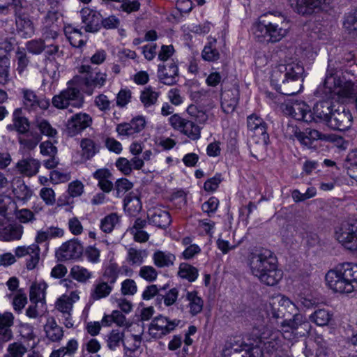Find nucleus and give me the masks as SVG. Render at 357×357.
Instances as JSON below:
<instances>
[{
	"label": "nucleus",
	"mask_w": 357,
	"mask_h": 357,
	"mask_svg": "<svg viewBox=\"0 0 357 357\" xmlns=\"http://www.w3.org/2000/svg\"><path fill=\"white\" fill-rule=\"evenodd\" d=\"M284 62L273 68L271 81L280 93L293 96L303 88L304 67L301 61L287 57V55L284 57Z\"/></svg>",
	"instance_id": "nucleus-1"
},
{
	"label": "nucleus",
	"mask_w": 357,
	"mask_h": 357,
	"mask_svg": "<svg viewBox=\"0 0 357 357\" xmlns=\"http://www.w3.org/2000/svg\"><path fill=\"white\" fill-rule=\"evenodd\" d=\"M248 265L252 274L266 285L273 286L282 278L283 273L278 268V259L270 250L260 248L252 252Z\"/></svg>",
	"instance_id": "nucleus-2"
},
{
	"label": "nucleus",
	"mask_w": 357,
	"mask_h": 357,
	"mask_svg": "<svg viewBox=\"0 0 357 357\" xmlns=\"http://www.w3.org/2000/svg\"><path fill=\"white\" fill-rule=\"evenodd\" d=\"M289 26L281 14L268 13L261 15L253 25L255 39L259 43H275L288 33Z\"/></svg>",
	"instance_id": "nucleus-3"
},
{
	"label": "nucleus",
	"mask_w": 357,
	"mask_h": 357,
	"mask_svg": "<svg viewBox=\"0 0 357 357\" xmlns=\"http://www.w3.org/2000/svg\"><path fill=\"white\" fill-rule=\"evenodd\" d=\"M326 284L335 292L349 294L357 289V264L347 262L327 272Z\"/></svg>",
	"instance_id": "nucleus-4"
},
{
	"label": "nucleus",
	"mask_w": 357,
	"mask_h": 357,
	"mask_svg": "<svg viewBox=\"0 0 357 357\" xmlns=\"http://www.w3.org/2000/svg\"><path fill=\"white\" fill-rule=\"evenodd\" d=\"M293 314L292 319H284L281 322L282 335L287 340L304 336L310 330V324L304 315L296 312Z\"/></svg>",
	"instance_id": "nucleus-5"
},
{
	"label": "nucleus",
	"mask_w": 357,
	"mask_h": 357,
	"mask_svg": "<svg viewBox=\"0 0 357 357\" xmlns=\"http://www.w3.org/2000/svg\"><path fill=\"white\" fill-rule=\"evenodd\" d=\"M335 236L347 249L357 250V220L342 222L336 227Z\"/></svg>",
	"instance_id": "nucleus-6"
},
{
	"label": "nucleus",
	"mask_w": 357,
	"mask_h": 357,
	"mask_svg": "<svg viewBox=\"0 0 357 357\" xmlns=\"http://www.w3.org/2000/svg\"><path fill=\"white\" fill-rule=\"evenodd\" d=\"M79 73L85 74L82 77L84 91L88 95H92L96 88L103 86L107 80V74L101 72H92V68L89 65H82L79 68Z\"/></svg>",
	"instance_id": "nucleus-7"
},
{
	"label": "nucleus",
	"mask_w": 357,
	"mask_h": 357,
	"mask_svg": "<svg viewBox=\"0 0 357 357\" xmlns=\"http://www.w3.org/2000/svg\"><path fill=\"white\" fill-rule=\"evenodd\" d=\"M53 105L58 109L67 108L68 106L80 107L83 104V97L76 87H68L52 98Z\"/></svg>",
	"instance_id": "nucleus-8"
},
{
	"label": "nucleus",
	"mask_w": 357,
	"mask_h": 357,
	"mask_svg": "<svg viewBox=\"0 0 357 357\" xmlns=\"http://www.w3.org/2000/svg\"><path fill=\"white\" fill-rule=\"evenodd\" d=\"M53 105L58 109L67 108L68 106L80 107L83 104V97L76 87H68L52 98Z\"/></svg>",
	"instance_id": "nucleus-9"
},
{
	"label": "nucleus",
	"mask_w": 357,
	"mask_h": 357,
	"mask_svg": "<svg viewBox=\"0 0 357 357\" xmlns=\"http://www.w3.org/2000/svg\"><path fill=\"white\" fill-rule=\"evenodd\" d=\"M180 323V320H172L167 317L159 315L151 321L149 333L153 338L160 339L174 331Z\"/></svg>",
	"instance_id": "nucleus-10"
},
{
	"label": "nucleus",
	"mask_w": 357,
	"mask_h": 357,
	"mask_svg": "<svg viewBox=\"0 0 357 357\" xmlns=\"http://www.w3.org/2000/svg\"><path fill=\"white\" fill-rule=\"evenodd\" d=\"M169 121L174 130L180 131L191 140H197L201 137L202 127L193 121L182 118L177 114L172 115Z\"/></svg>",
	"instance_id": "nucleus-11"
},
{
	"label": "nucleus",
	"mask_w": 357,
	"mask_h": 357,
	"mask_svg": "<svg viewBox=\"0 0 357 357\" xmlns=\"http://www.w3.org/2000/svg\"><path fill=\"white\" fill-rule=\"evenodd\" d=\"M353 117L349 109L344 105H338L335 107L328 126L333 130L344 131L349 129L352 125Z\"/></svg>",
	"instance_id": "nucleus-12"
},
{
	"label": "nucleus",
	"mask_w": 357,
	"mask_h": 357,
	"mask_svg": "<svg viewBox=\"0 0 357 357\" xmlns=\"http://www.w3.org/2000/svg\"><path fill=\"white\" fill-rule=\"evenodd\" d=\"M284 114L291 116L298 121H303L306 123L313 122V115L310 107L304 102H295L282 105Z\"/></svg>",
	"instance_id": "nucleus-13"
},
{
	"label": "nucleus",
	"mask_w": 357,
	"mask_h": 357,
	"mask_svg": "<svg viewBox=\"0 0 357 357\" xmlns=\"http://www.w3.org/2000/svg\"><path fill=\"white\" fill-rule=\"evenodd\" d=\"M297 311L296 305L284 296H280L278 298L277 303L273 302L270 304V309L268 310V315L270 319H283L286 317V313L289 314Z\"/></svg>",
	"instance_id": "nucleus-14"
},
{
	"label": "nucleus",
	"mask_w": 357,
	"mask_h": 357,
	"mask_svg": "<svg viewBox=\"0 0 357 357\" xmlns=\"http://www.w3.org/2000/svg\"><path fill=\"white\" fill-rule=\"evenodd\" d=\"M84 248L77 240L73 239L63 243L56 252L59 261L77 260L83 254Z\"/></svg>",
	"instance_id": "nucleus-15"
},
{
	"label": "nucleus",
	"mask_w": 357,
	"mask_h": 357,
	"mask_svg": "<svg viewBox=\"0 0 357 357\" xmlns=\"http://www.w3.org/2000/svg\"><path fill=\"white\" fill-rule=\"evenodd\" d=\"M14 253L17 258H26V267L28 270L34 269L40 260V249L37 244L17 247Z\"/></svg>",
	"instance_id": "nucleus-16"
},
{
	"label": "nucleus",
	"mask_w": 357,
	"mask_h": 357,
	"mask_svg": "<svg viewBox=\"0 0 357 357\" xmlns=\"http://www.w3.org/2000/svg\"><path fill=\"white\" fill-rule=\"evenodd\" d=\"M291 8L298 14L310 15L319 11L324 5L330 4L331 0H289Z\"/></svg>",
	"instance_id": "nucleus-17"
},
{
	"label": "nucleus",
	"mask_w": 357,
	"mask_h": 357,
	"mask_svg": "<svg viewBox=\"0 0 357 357\" xmlns=\"http://www.w3.org/2000/svg\"><path fill=\"white\" fill-rule=\"evenodd\" d=\"M124 332L121 331L119 329L112 330L107 335H106V343L107 347L111 351H116L118 348L120 347L121 344H123L124 353L127 354L128 351H135L139 347L140 340L137 337V335L134 336V338L136 341L138 342V344H134L133 348H128L124 344Z\"/></svg>",
	"instance_id": "nucleus-18"
},
{
	"label": "nucleus",
	"mask_w": 357,
	"mask_h": 357,
	"mask_svg": "<svg viewBox=\"0 0 357 357\" xmlns=\"http://www.w3.org/2000/svg\"><path fill=\"white\" fill-rule=\"evenodd\" d=\"M80 15L86 32L96 33L100 30L102 15L99 12L89 8H84L81 10Z\"/></svg>",
	"instance_id": "nucleus-19"
},
{
	"label": "nucleus",
	"mask_w": 357,
	"mask_h": 357,
	"mask_svg": "<svg viewBox=\"0 0 357 357\" xmlns=\"http://www.w3.org/2000/svg\"><path fill=\"white\" fill-rule=\"evenodd\" d=\"M91 117L85 113H79L73 116L68 121L66 131L69 136L73 137L79 133L91 124Z\"/></svg>",
	"instance_id": "nucleus-20"
},
{
	"label": "nucleus",
	"mask_w": 357,
	"mask_h": 357,
	"mask_svg": "<svg viewBox=\"0 0 357 357\" xmlns=\"http://www.w3.org/2000/svg\"><path fill=\"white\" fill-rule=\"evenodd\" d=\"M23 97V105L24 108L29 111H36L38 108L47 109L50 105V101L47 98H40L36 93L30 89L22 90Z\"/></svg>",
	"instance_id": "nucleus-21"
},
{
	"label": "nucleus",
	"mask_w": 357,
	"mask_h": 357,
	"mask_svg": "<svg viewBox=\"0 0 357 357\" xmlns=\"http://www.w3.org/2000/svg\"><path fill=\"white\" fill-rule=\"evenodd\" d=\"M157 75L161 83L166 85H173L177 82L178 75V66L174 61H169L166 64H159Z\"/></svg>",
	"instance_id": "nucleus-22"
},
{
	"label": "nucleus",
	"mask_w": 357,
	"mask_h": 357,
	"mask_svg": "<svg viewBox=\"0 0 357 357\" xmlns=\"http://www.w3.org/2000/svg\"><path fill=\"white\" fill-rule=\"evenodd\" d=\"M248 128L259 136L264 144H267L269 140V135L267 132V123L264 120L256 114H252L247 117Z\"/></svg>",
	"instance_id": "nucleus-23"
},
{
	"label": "nucleus",
	"mask_w": 357,
	"mask_h": 357,
	"mask_svg": "<svg viewBox=\"0 0 357 357\" xmlns=\"http://www.w3.org/2000/svg\"><path fill=\"white\" fill-rule=\"evenodd\" d=\"M335 105L329 100L321 101L316 103L313 107V122H325L328 126Z\"/></svg>",
	"instance_id": "nucleus-24"
},
{
	"label": "nucleus",
	"mask_w": 357,
	"mask_h": 357,
	"mask_svg": "<svg viewBox=\"0 0 357 357\" xmlns=\"http://www.w3.org/2000/svg\"><path fill=\"white\" fill-rule=\"evenodd\" d=\"M24 227L18 223L4 224L0 222V241H14L21 239Z\"/></svg>",
	"instance_id": "nucleus-25"
},
{
	"label": "nucleus",
	"mask_w": 357,
	"mask_h": 357,
	"mask_svg": "<svg viewBox=\"0 0 357 357\" xmlns=\"http://www.w3.org/2000/svg\"><path fill=\"white\" fill-rule=\"evenodd\" d=\"M6 129L8 131H16L19 135L26 134L29 131V121L23 115L21 108H17L14 110L13 113V123L8 124Z\"/></svg>",
	"instance_id": "nucleus-26"
},
{
	"label": "nucleus",
	"mask_w": 357,
	"mask_h": 357,
	"mask_svg": "<svg viewBox=\"0 0 357 357\" xmlns=\"http://www.w3.org/2000/svg\"><path fill=\"white\" fill-rule=\"evenodd\" d=\"M239 99V91L233 87L224 90L221 93V108L225 114H231L235 110Z\"/></svg>",
	"instance_id": "nucleus-27"
},
{
	"label": "nucleus",
	"mask_w": 357,
	"mask_h": 357,
	"mask_svg": "<svg viewBox=\"0 0 357 357\" xmlns=\"http://www.w3.org/2000/svg\"><path fill=\"white\" fill-rule=\"evenodd\" d=\"M146 121L144 117L137 116L129 123H120L116 126V132L122 136H131L141 132L145 127Z\"/></svg>",
	"instance_id": "nucleus-28"
},
{
	"label": "nucleus",
	"mask_w": 357,
	"mask_h": 357,
	"mask_svg": "<svg viewBox=\"0 0 357 357\" xmlns=\"http://www.w3.org/2000/svg\"><path fill=\"white\" fill-rule=\"evenodd\" d=\"M17 34L23 38H29L34 35L35 27L28 14L15 17Z\"/></svg>",
	"instance_id": "nucleus-29"
},
{
	"label": "nucleus",
	"mask_w": 357,
	"mask_h": 357,
	"mask_svg": "<svg viewBox=\"0 0 357 357\" xmlns=\"http://www.w3.org/2000/svg\"><path fill=\"white\" fill-rule=\"evenodd\" d=\"M14 324V316L11 312L0 314V340L6 342L13 338L11 326Z\"/></svg>",
	"instance_id": "nucleus-30"
},
{
	"label": "nucleus",
	"mask_w": 357,
	"mask_h": 357,
	"mask_svg": "<svg viewBox=\"0 0 357 357\" xmlns=\"http://www.w3.org/2000/svg\"><path fill=\"white\" fill-rule=\"evenodd\" d=\"M79 145L81 148V163L91 160L100 151V145L90 138L82 139Z\"/></svg>",
	"instance_id": "nucleus-31"
},
{
	"label": "nucleus",
	"mask_w": 357,
	"mask_h": 357,
	"mask_svg": "<svg viewBox=\"0 0 357 357\" xmlns=\"http://www.w3.org/2000/svg\"><path fill=\"white\" fill-rule=\"evenodd\" d=\"M148 217L151 223L160 228H166L171 222V216L169 212L160 208L149 210Z\"/></svg>",
	"instance_id": "nucleus-32"
},
{
	"label": "nucleus",
	"mask_w": 357,
	"mask_h": 357,
	"mask_svg": "<svg viewBox=\"0 0 357 357\" xmlns=\"http://www.w3.org/2000/svg\"><path fill=\"white\" fill-rule=\"evenodd\" d=\"M113 289L114 286L98 278L91 290L90 298L93 301L105 298L111 294Z\"/></svg>",
	"instance_id": "nucleus-33"
},
{
	"label": "nucleus",
	"mask_w": 357,
	"mask_h": 357,
	"mask_svg": "<svg viewBox=\"0 0 357 357\" xmlns=\"http://www.w3.org/2000/svg\"><path fill=\"white\" fill-rule=\"evenodd\" d=\"M40 167V162L34 158H29L17 162L16 168L23 175L31 177L36 175Z\"/></svg>",
	"instance_id": "nucleus-34"
},
{
	"label": "nucleus",
	"mask_w": 357,
	"mask_h": 357,
	"mask_svg": "<svg viewBox=\"0 0 357 357\" xmlns=\"http://www.w3.org/2000/svg\"><path fill=\"white\" fill-rule=\"evenodd\" d=\"M299 137L301 139V144L309 148L311 147L314 141H325L328 139V137L326 135L311 128L305 129V130L303 132V134H300Z\"/></svg>",
	"instance_id": "nucleus-35"
},
{
	"label": "nucleus",
	"mask_w": 357,
	"mask_h": 357,
	"mask_svg": "<svg viewBox=\"0 0 357 357\" xmlns=\"http://www.w3.org/2000/svg\"><path fill=\"white\" fill-rule=\"evenodd\" d=\"M160 92L151 86L145 87L140 92L139 100L145 109L152 107L158 102Z\"/></svg>",
	"instance_id": "nucleus-36"
},
{
	"label": "nucleus",
	"mask_w": 357,
	"mask_h": 357,
	"mask_svg": "<svg viewBox=\"0 0 357 357\" xmlns=\"http://www.w3.org/2000/svg\"><path fill=\"white\" fill-rule=\"evenodd\" d=\"M175 256L169 252L156 250L153 255L154 264L158 268L169 267L174 264Z\"/></svg>",
	"instance_id": "nucleus-37"
},
{
	"label": "nucleus",
	"mask_w": 357,
	"mask_h": 357,
	"mask_svg": "<svg viewBox=\"0 0 357 357\" xmlns=\"http://www.w3.org/2000/svg\"><path fill=\"white\" fill-rule=\"evenodd\" d=\"M17 139L23 149L32 150L38 145L41 138L38 133L28 131L26 134L20 135Z\"/></svg>",
	"instance_id": "nucleus-38"
},
{
	"label": "nucleus",
	"mask_w": 357,
	"mask_h": 357,
	"mask_svg": "<svg viewBox=\"0 0 357 357\" xmlns=\"http://www.w3.org/2000/svg\"><path fill=\"white\" fill-rule=\"evenodd\" d=\"M120 273V269L117 264L110 261L105 268L102 277L100 279L112 286L116 283Z\"/></svg>",
	"instance_id": "nucleus-39"
},
{
	"label": "nucleus",
	"mask_w": 357,
	"mask_h": 357,
	"mask_svg": "<svg viewBox=\"0 0 357 357\" xmlns=\"http://www.w3.org/2000/svg\"><path fill=\"white\" fill-rule=\"evenodd\" d=\"M169 284H165L161 287V291L158 296L159 303L162 301H164V303L166 306H170L173 305L177 300L178 291L176 288H172L167 291Z\"/></svg>",
	"instance_id": "nucleus-40"
},
{
	"label": "nucleus",
	"mask_w": 357,
	"mask_h": 357,
	"mask_svg": "<svg viewBox=\"0 0 357 357\" xmlns=\"http://www.w3.org/2000/svg\"><path fill=\"white\" fill-rule=\"evenodd\" d=\"M332 317L333 314L328 310L318 309L310 316V320L319 326H324L328 324Z\"/></svg>",
	"instance_id": "nucleus-41"
},
{
	"label": "nucleus",
	"mask_w": 357,
	"mask_h": 357,
	"mask_svg": "<svg viewBox=\"0 0 357 357\" xmlns=\"http://www.w3.org/2000/svg\"><path fill=\"white\" fill-rule=\"evenodd\" d=\"M45 331L47 337L52 342L59 341L63 335L62 328L59 326L54 319L48 320L45 326Z\"/></svg>",
	"instance_id": "nucleus-42"
},
{
	"label": "nucleus",
	"mask_w": 357,
	"mask_h": 357,
	"mask_svg": "<svg viewBox=\"0 0 357 357\" xmlns=\"http://www.w3.org/2000/svg\"><path fill=\"white\" fill-rule=\"evenodd\" d=\"M47 284L44 282L34 283L30 287L29 298L31 303H38L45 300Z\"/></svg>",
	"instance_id": "nucleus-43"
},
{
	"label": "nucleus",
	"mask_w": 357,
	"mask_h": 357,
	"mask_svg": "<svg viewBox=\"0 0 357 357\" xmlns=\"http://www.w3.org/2000/svg\"><path fill=\"white\" fill-rule=\"evenodd\" d=\"M186 298L189 301L190 312L192 315H197L200 313L203 309L204 301L197 296L196 291L188 292Z\"/></svg>",
	"instance_id": "nucleus-44"
},
{
	"label": "nucleus",
	"mask_w": 357,
	"mask_h": 357,
	"mask_svg": "<svg viewBox=\"0 0 357 357\" xmlns=\"http://www.w3.org/2000/svg\"><path fill=\"white\" fill-rule=\"evenodd\" d=\"M178 275L189 282H194L198 277V270L197 268L187 263H181L179 266Z\"/></svg>",
	"instance_id": "nucleus-45"
},
{
	"label": "nucleus",
	"mask_w": 357,
	"mask_h": 357,
	"mask_svg": "<svg viewBox=\"0 0 357 357\" xmlns=\"http://www.w3.org/2000/svg\"><path fill=\"white\" fill-rule=\"evenodd\" d=\"M343 27L351 37H357V13H349L344 16Z\"/></svg>",
	"instance_id": "nucleus-46"
},
{
	"label": "nucleus",
	"mask_w": 357,
	"mask_h": 357,
	"mask_svg": "<svg viewBox=\"0 0 357 357\" xmlns=\"http://www.w3.org/2000/svg\"><path fill=\"white\" fill-rule=\"evenodd\" d=\"M70 275L79 282H86L93 276V273L86 268L80 266H74L70 269Z\"/></svg>",
	"instance_id": "nucleus-47"
},
{
	"label": "nucleus",
	"mask_w": 357,
	"mask_h": 357,
	"mask_svg": "<svg viewBox=\"0 0 357 357\" xmlns=\"http://www.w3.org/2000/svg\"><path fill=\"white\" fill-rule=\"evenodd\" d=\"M147 257V252L146 250H137L130 248L128 251L127 261L131 265H141L144 258Z\"/></svg>",
	"instance_id": "nucleus-48"
},
{
	"label": "nucleus",
	"mask_w": 357,
	"mask_h": 357,
	"mask_svg": "<svg viewBox=\"0 0 357 357\" xmlns=\"http://www.w3.org/2000/svg\"><path fill=\"white\" fill-rule=\"evenodd\" d=\"M124 209L130 215H135L142 209V203L137 197H126L124 199Z\"/></svg>",
	"instance_id": "nucleus-49"
},
{
	"label": "nucleus",
	"mask_w": 357,
	"mask_h": 357,
	"mask_svg": "<svg viewBox=\"0 0 357 357\" xmlns=\"http://www.w3.org/2000/svg\"><path fill=\"white\" fill-rule=\"evenodd\" d=\"M13 192L18 199L23 201L29 199L32 195V191L29 188L20 181L15 183Z\"/></svg>",
	"instance_id": "nucleus-50"
},
{
	"label": "nucleus",
	"mask_w": 357,
	"mask_h": 357,
	"mask_svg": "<svg viewBox=\"0 0 357 357\" xmlns=\"http://www.w3.org/2000/svg\"><path fill=\"white\" fill-rule=\"evenodd\" d=\"M119 221V218L116 213H110L101 220L100 229L105 233H110Z\"/></svg>",
	"instance_id": "nucleus-51"
},
{
	"label": "nucleus",
	"mask_w": 357,
	"mask_h": 357,
	"mask_svg": "<svg viewBox=\"0 0 357 357\" xmlns=\"http://www.w3.org/2000/svg\"><path fill=\"white\" fill-rule=\"evenodd\" d=\"M188 114L199 124H205L208 121V115L207 114L198 108L197 106L195 105H190L187 108Z\"/></svg>",
	"instance_id": "nucleus-52"
},
{
	"label": "nucleus",
	"mask_w": 357,
	"mask_h": 357,
	"mask_svg": "<svg viewBox=\"0 0 357 357\" xmlns=\"http://www.w3.org/2000/svg\"><path fill=\"white\" fill-rule=\"evenodd\" d=\"M215 42L216 40L214 39L213 42H210L204 47L202 54L205 61H215L220 59V53L215 47Z\"/></svg>",
	"instance_id": "nucleus-53"
},
{
	"label": "nucleus",
	"mask_w": 357,
	"mask_h": 357,
	"mask_svg": "<svg viewBox=\"0 0 357 357\" xmlns=\"http://www.w3.org/2000/svg\"><path fill=\"white\" fill-rule=\"evenodd\" d=\"M46 45L42 39H33L26 43V49L33 54H40L45 50Z\"/></svg>",
	"instance_id": "nucleus-54"
},
{
	"label": "nucleus",
	"mask_w": 357,
	"mask_h": 357,
	"mask_svg": "<svg viewBox=\"0 0 357 357\" xmlns=\"http://www.w3.org/2000/svg\"><path fill=\"white\" fill-rule=\"evenodd\" d=\"M15 58L17 61V70L20 74L26 68L29 63L25 49L18 47L15 52Z\"/></svg>",
	"instance_id": "nucleus-55"
},
{
	"label": "nucleus",
	"mask_w": 357,
	"mask_h": 357,
	"mask_svg": "<svg viewBox=\"0 0 357 357\" xmlns=\"http://www.w3.org/2000/svg\"><path fill=\"white\" fill-rule=\"evenodd\" d=\"M56 307L58 310L62 312L63 316H69L73 307V303L69 297L63 296L58 299Z\"/></svg>",
	"instance_id": "nucleus-56"
},
{
	"label": "nucleus",
	"mask_w": 357,
	"mask_h": 357,
	"mask_svg": "<svg viewBox=\"0 0 357 357\" xmlns=\"http://www.w3.org/2000/svg\"><path fill=\"white\" fill-rule=\"evenodd\" d=\"M9 67V60L0 58V84L2 85L6 84L10 80Z\"/></svg>",
	"instance_id": "nucleus-57"
},
{
	"label": "nucleus",
	"mask_w": 357,
	"mask_h": 357,
	"mask_svg": "<svg viewBox=\"0 0 357 357\" xmlns=\"http://www.w3.org/2000/svg\"><path fill=\"white\" fill-rule=\"evenodd\" d=\"M7 351L8 354L12 357H23L27 349L21 342H15L8 345Z\"/></svg>",
	"instance_id": "nucleus-58"
},
{
	"label": "nucleus",
	"mask_w": 357,
	"mask_h": 357,
	"mask_svg": "<svg viewBox=\"0 0 357 357\" xmlns=\"http://www.w3.org/2000/svg\"><path fill=\"white\" fill-rule=\"evenodd\" d=\"M132 186V183L127 178H122L118 179L115 183L116 197H122L127 191L130 190Z\"/></svg>",
	"instance_id": "nucleus-59"
},
{
	"label": "nucleus",
	"mask_w": 357,
	"mask_h": 357,
	"mask_svg": "<svg viewBox=\"0 0 357 357\" xmlns=\"http://www.w3.org/2000/svg\"><path fill=\"white\" fill-rule=\"evenodd\" d=\"M36 126L40 130L41 134L48 137H53L57 134L56 130L53 128L50 123L45 119L37 121Z\"/></svg>",
	"instance_id": "nucleus-60"
},
{
	"label": "nucleus",
	"mask_w": 357,
	"mask_h": 357,
	"mask_svg": "<svg viewBox=\"0 0 357 357\" xmlns=\"http://www.w3.org/2000/svg\"><path fill=\"white\" fill-rule=\"evenodd\" d=\"M139 275L146 281L153 282L157 278L158 272L151 266H144L140 268Z\"/></svg>",
	"instance_id": "nucleus-61"
},
{
	"label": "nucleus",
	"mask_w": 357,
	"mask_h": 357,
	"mask_svg": "<svg viewBox=\"0 0 357 357\" xmlns=\"http://www.w3.org/2000/svg\"><path fill=\"white\" fill-rule=\"evenodd\" d=\"M16 218L21 222V223H28V222H32L36 220L34 213L31 211L29 209L23 208L20 210L16 211L15 213Z\"/></svg>",
	"instance_id": "nucleus-62"
},
{
	"label": "nucleus",
	"mask_w": 357,
	"mask_h": 357,
	"mask_svg": "<svg viewBox=\"0 0 357 357\" xmlns=\"http://www.w3.org/2000/svg\"><path fill=\"white\" fill-rule=\"evenodd\" d=\"M137 290L135 282L132 279H126L121 283V294L124 296L134 295Z\"/></svg>",
	"instance_id": "nucleus-63"
},
{
	"label": "nucleus",
	"mask_w": 357,
	"mask_h": 357,
	"mask_svg": "<svg viewBox=\"0 0 357 357\" xmlns=\"http://www.w3.org/2000/svg\"><path fill=\"white\" fill-rule=\"evenodd\" d=\"M218 205L219 200L216 197H212L202 205V210L211 216V213H214L217 211Z\"/></svg>",
	"instance_id": "nucleus-64"
}]
</instances>
